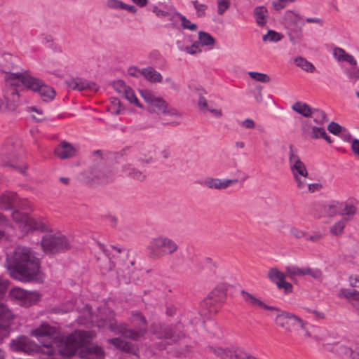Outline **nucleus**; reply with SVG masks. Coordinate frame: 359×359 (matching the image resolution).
<instances>
[{
  "label": "nucleus",
  "instance_id": "f257e3e1",
  "mask_svg": "<svg viewBox=\"0 0 359 359\" xmlns=\"http://www.w3.org/2000/svg\"><path fill=\"white\" fill-rule=\"evenodd\" d=\"M5 267L15 280L30 282L41 275L40 259L30 248L18 245L7 255Z\"/></svg>",
  "mask_w": 359,
  "mask_h": 359
},
{
  "label": "nucleus",
  "instance_id": "f03ea898",
  "mask_svg": "<svg viewBox=\"0 0 359 359\" xmlns=\"http://www.w3.org/2000/svg\"><path fill=\"white\" fill-rule=\"evenodd\" d=\"M94 334L84 330H76L62 338L57 343V352L66 357H72L77 353L81 359H104L103 348L92 343Z\"/></svg>",
  "mask_w": 359,
  "mask_h": 359
},
{
  "label": "nucleus",
  "instance_id": "7ed1b4c3",
  "mask_svg": "<svg viewBox=\"0 0 359 359\" xmlns=\"http://www.w3.org/2000/svg\"><path fill=\"white\" fill-rule=\"evenodd\" d=\"M241 294L245 302L252 307H259L270 310L274 312L271 313V317L273 318L274 322L277 326L283 328L287 335H290L293 332H297L299 329L304 332V336L306 338L311 337V334L307 328L308 323L302 320L299 316L291 313L283 311L278 308L268 306L259 298L254 294L243 290Z\"/></svg>",
  "mask_w": 359,
  "mask_h": 359
},
{
  "label": "nucleus",
  "instance_id": "20e7f679",
  "mask_svg": "<svg viewBox=\"0 0 359 359\" xmlns=\"http://www.w3.org/2000/svg\"><path fill=\"white\" fill-rule=\"evenodd\" d=\"M15 57L8 53L2 55L0 57L1 70L6 74L5 80L6 86L4 89V96L7 100L6 107L10 111H14L18 105L19 94L15 88L20 81L18 78H13V74H22L25 71L20 72H11L14 67Z\"/></svg>",
  "mask_w": 359,
  "mask_h": 359
},
{
  "label": "nucleus",
  "instance_id": "39448f33",
  "mask_svg": "<svg viewBox=\"0 0 359 359\" xmlns=\"http://www.w3.org/2000/svg\"><path fill=\"white\" fill-rule=\"evenodd\" d=\"M10 346L11 350L16 352H22L28 355L41 353L44 356L43 359H55L57 354V350L51 346V341L47 344L42 342V346H39L25 336H20L13 339Z\"/></svg>",
  "mask_w": 359,
  "mask_h": 359
},
{
  "label": "nucleus",
  "instance_id": "423d86ee",
  "mask_svg": "<svg viewBox=\"0 0 359 359\" xmlns=\"http://www.w3.org/2000/svg\"><path fill=\"white\" fill-rule=\"evenodd\" d=\"M133 322L138 325L137 330L131 329L125 323L109 322V327L116 334H121L126 339L133 341H139L143 338L147 332V322L144 316L138 311L132 313Z\"/></svg>",
  "mask_w": 359,
  "mask_h": 359
},
{
  "label": "nucleus",
  "instance_id": "0eeeda50",
  "mask_svg": "<svg viewBox=\"0 0 359 359\" xmlns=\"http://www.w3.org/2000/svg\"><path fill=\"white\" fill-rule=\"evenodd\" d=\"M178 248V245L174 240L161 235L151 239L146 248V251L150 259H158L165 255L175 253Z\"/></svg>",
  "mask_w": 359,
  "mask_h": 359
},
{
  "label": "nucleus",
  "instance_id": "6e6552de",
  "mask_svg": "<svg viewBox=\"0 0 359 359\" xmlns=\"http://www.w3.org/2000/svg\"><path fill=\"white\" fill-rule=\"evenodd\" d=\"M13 78H18L20 83L27 89L37 92L44 101L53 100L55 96L54 89L46 85L40 79L32 76L28 72L25 71L22 74H13Z\"/></svg>",
  "mask_w": 359,
  "mask_h": 359
},
{
  "label": "nucleus",
  "instance_id": "1a4fd4ad",
  "mask_svg": "<svg viewBox=\"0 0 359 359\" xmlns=\"http://www.w3.org/2000/svg\"><path fill=\"white\" fill-rule=\"evenodd\" d=\"M43 251L46 254H55L69 250L72 244L69 238L60 233L45 234L41 241Z\"/></svg>",
  "mask_w": 359,
  "mask_h": 359
},
{
  "label": "nucleus",
  "instance_id": "9d476101",
  "mask_svg": "<svg viewBox=\"0 0 359 359\" xmlns=\"http://www.w3.org/2000/svg\"><path fill=\"white\" fill-rule=\"evenodd\" d=\"M284 26L287 36L292 43H299L303 38L302 27L300 15L294 11H287L284 15Z\"/></svg>",
  "mask_w": 359,
  "mask_h": 359
},
{
  "label": "nucleus",
  "instance_id": "9b49d317",
  "mask_svg": "<svg viewBox=\"0 0 359 359\" xmlns=\"http://www.w3.org/2000/svg\"><path fill=\"white\" fill-rule=\"evenodd\" d=\"M144 100L148 104V111L151 114H156L160 117L162 115L175 116V109L170 107L161 97H157L153 92L149 90H143L140 92Z\"/></svg>",
  "mask_w": 359,
  "mask_h": 359
},
{
  "label": "nucleus",
  "instance_id": "f8f14e48",
  "mask_svg": "<svg viewBox=\"0 0 359 359\" xmlns=\"http://www.w3.org/2000/svg\"><path fill=\"white\" fill-rule=\"evenodd\" d=\"M180 325H154L152 332L158 339L168 340L166 344L170 345L184 338V334L180 330Z\"/></svg>",
  "mask_w": 359,
  "mask_h": 359
},
{
  "label": "nucleus",
  "instance_id": "ddd939ff",
  "mask_svg": "<svg viewBox=\"0 0 359 359\" xmlns=\"http://www.w3.org/2000/svg\"><path fill=\"white\" fill-rule=\"evenodd\" d=\"M288 148L289 165L292 176H309L306 165L299 156L298 149L292 144L288 146Z\"/></svg>",
  "mask_w": 359,
  "mask_h": 359
},
{
  "label": "nucleus",
  "instance_id": "4468645a",
  "mask_svg": "<svg viewBox=\"0 0 359 359\" xmlns=\"http://www.w3.org/2000/svg\"><path fill=\"white\" fill-rule=\"evenodd\" d=\"M88 177L94 183L104 184L113 180L114 172L109 168L95 167L91 169Z\"/></svg>",
  "mask_w": 359,
  "mask_h": 359
},
{
  "label": "nucleus",
  "instance_id": "2eb2a0df",
  "mask_svg": "<svg viewBox=\"0 0 359 359\" xmlns=\"http://www.w3.org/2000/svg\"><path fill=\"white\" fill-rule=\"evenodd\" d=\"M211 351L222 359H244L246 351L241 348H211Z\"/></svg>",
  "mask_w": 359,
  "mask_h": 359
},
{
  "label": "nucleus",
  "instance_id": "dca6fc26",
  "mask_svg": "<svg viewBox=\"0 0 359 359\" xmlns=\"http://www.w3.org/2000/svg\"><path fill=\"white\" fill-rule=\"evenodd\" d=\"M286 276L291 280L297 276L309 275L315 279H318L321 276V273L318 270H312L310 268H299L297 266L290 265L285 268Z\"/></svg>",
  "mask_w": 359,
  "mask_h": 359
},
{
  "label": "nucleus",
  "instance_id": "f3484780",
  "mask_svg": "<svg viewBox=\"0 0 359 359\" xmlns=\"http://www.w3.org/2000/svg\"><path fill=\"white\" fill-rule=\"evenodd\" d=\"M11 295L13 299L20 300L21 304L25 306H31L39 298L36 292H29L21 288H14L11 291Z\"/></svg>",
  "mask_w": 359,
  "mask_h": 359
},
{
  "label": "nucleus",
  "instance_id": "a211bd4d",
  "mask_svg": "<svg viewBox=\"0 0 359 359\" xmlns=\"http://www.w3.org/2000/svg\"><path fill=\"white\" fill-rule=\"evenodd\" d=\"M155 150L156 147L154 144H144L139 146L136 154L137 161L140 163H150L153 160Z\"/></svg>",
  "mask_w": 359,
  "mask_h": 359
},
{
  "label": "nucleus",
  "instance_id": "6ab92c4d",
  "mask_svg": "<svg viewBox=\"0 0 359 359\" xmlns=\"http://www.w3.org/2000/svg\"><path fill=\"white\" fill-rule=\"evenodd\" d=\"M54 334V328L46 324H42L39 327L32 331L31 334L38 339L42 346V342L47 344L51 341L53 346V340L51 336Z\"/></svg>",
  "mask_w": 359,
  "mask_h": 359
},
{
  "label": "nucleus",
  "instance_id": "aec40b11",
  "mask_svg": "<svg viewBox=\"0 0 359 359\" xmlns=\"http://www.w3.org/2000/svg\"><path fill=\"white\" fill-rule=\"evenodd\" d=\"M107 341L121 351L130 353L134 355H138V348L132 343L119 337L109 339Z\"/></svg>",
  "mask_w": 359,
  "mask_h": 359
},
{
  "label": "nucleus",
  "instance_id": "412c9836",
  "mask_svg": "<svg viewBox=\"0 0 359 359\" xmlns=\"http://www.w3.org/2000/svg\"><path fill=\"white\" fill-rule=\"evenodd\" d=\"M238 182L237 179H218V178H207L204 180L203 184L209 189H225L231 184Z\"/></svg>",
  "mask_w": 359,
  "mask_h": 359
},
{
  "label": "nucleus",
  "instance_id": "4be33fe9",
  "mask_svg": "<svg viewBox=\"0 0 359 359\" xmlns=\"http://www.w3.org/2000/svg\"><path fill=\"white\" fill-rule=\"evenodd\" d=\"M66 84L72 90H76L79 91L83 90L85 89H90L95 91L97 90V85L95 83L88 82L86 80L81 78L68 79L66 81Z\"/></svg>",
  "mask_w": 359,
  "mask_h": 359
},
{
  "label": "nucleus",
  "instance_id": "5701e85b",
  "mask_svg": "<svg viewBox=\"0 0 359 359\" xmlns=\"http://www.w3.org/2000/svg\"><path fill=\"white\" fill-rule=\"evenodd\" d=\"M55 154L60 159L72 158L76 155V149L66 141H62L55 149Z\"/></svg>",
  "mask_w": 359,
  "mask_h": 359
},
{
  "label": "nucleus",
  "instance_id": "b1692460",
  "mask_svg": "<svg viewBox=\"0 0 359 359\" xmlns=\"http://www.w3.org/2000/svg\"><path fill=\"white\" fill-rule=\"evenodd\" d=\"M16 148L11 141L4 144L1 150V157L2 158L3 165H11V161L15 158Z\"/></svg>",
  "mask_w": 359,
  "mask_h": 359
},
{
  "label": "nucleus",
  "instance_id": "393cba45",
  "mask_svg": "<svg viewBox=\"0 0 359 359\" xmlns=\"http://www.w3.org/2000/svg\"><path fill=\"white\" fill-rule=\"evenodd\" d=\"M18 196L13 192H6L0 196V209L11 210L15 207Z\"/></svg>",
  "mask_w": 359,
  "mask_h": 359
},
{
  "label": "nucleus",
  "instance_id": "a878e982",
  "mask_svg": "<svg viewBox=\"0 0 359 359\" xmlns=\"http://www.w3.org/2000/svg\"><path fill=\"white\" fill-rule=\"evenodd\" d=\"M25 229L36 230L43 232L48 230L47 222L43 218L29 216Z\"/></svg>",
  "mask_w": 359,
  "mask_h": 359
},
{
  "label": "nucleus",
  "instance_id": "bb28decb",
  "mask_svg": "<svg viewBox=\"0 0 359 359\" xmlns=\"http://www.w3.org/2000/svg\"><path fill=\"white\" fill-rule=\"evenodd\" d=\"M106 5L108 8L114 10H125L133 14H135L137 12V9L135 6L126 4L120 0H107Z\"/></svg>",
  "mask_w": 359,
  "mask_h": 359
},
{
  "label": "nucleus",
  "instance_id": "cd10ccee",
  "mask_svg": "<svg viewBox=\"0 0 359 359\" xmlns=\"http://www.w3.org/2000/svg\"><path fill=\"white\" fill-rule=\"evenodd\" d=\"M122 171L127 177L137 181H143L146 178V175L142 171L134 168L131 164L123 165Z\"/></svg>",
  "mask_w": 359,
  "mask_h": 359
},
{
  "label": "nucleus",
  "instance_id": "c85d7f7f",
  "mask_svg": "<svg viewBox=\"0 0 359 359\" xmlns=\"http://www.w3.org/2000/svg\"><path fill=\"white\" fill-rule=\"evenodd\" d=\"M120 86V87L122 88L123 97L126 100H128L130 103H133L139 107H142V105L135 96L133 90L130 87L126 86L125 83L121 80L117 81L116 86Z\"/></svg>",
  "mask_w": 359,
  "mask_h": 359
},
{
  "label": "nucleus",
  "instance_id": "c756f323",
  "mask_svg": "<svg viewBox=\"0 0 359 359\" xmlns=\"http://www.w3.org/2000/svg\"><path fill=\"white\" fill-rule=\"evenodd\" d=\"M142 76L151 83H161L163 80L162 75L151 67L142 69Z\"/></svg>",
  "mask_w": 359,
  "mask_h": 359
},
{
  "label": "nucleus",
  "instance_id": "7c9ffc66",
  "mask_svg": "<svg viewBox=\"0 0 359 359\" xmlns=\"http://www.w3.org/2000/svg\"><path fill=\"white\" fill-rule=\"evenodd\" d=\"M217 291L216 290L210 292V294L205 298L202 302L201 303V307L208 310L210 313L212 311H215L212 309L215 304L218 301V298L217 297Z\"/></svg>",
  "mask_w": 359,
  "mask_h": 359
},
{
  "label": "nucleus",
  "instance_id": "2f4dec72",
  "mask_svg": "<svg viewBox=\"0 0 359 359\" xmlns=\"http://www.w3.org/2000/svg\"><path fill=\"white\" fill-rule=\"evenodd\" d=\"M292 109L304 117H310L313 112V109L307 104L301 102H295Z\"/></svg>",
  "mask_w": 359,
  "mask_h": 359
},
{
  "label": "nucleus",
  "instance_id": "473e14b6",
  "mask_svg": "<svg viewBox=\"0 0 359 359\" xmlns=\"http://www.w3.org/2000/svg\"><path fill=\"white\" fill-rule=\"evenodd\" d=\"M267 9L264 6H259L255 9L256 22L259 26H264L266 23Z\"/></svg>",
  "mask_w": 359,
  "mask_h": 359
},
{
  "label": "nucleus",
  "instance_id": "72a5a7b5",
  "mask_svg": "<svg viewBox=\"0 0 359 359\" xmlns=\"http://www.w3.org/2000/svg\"><path fill=\"white\" fill-rule=\"evenodd\" d=\"M198 36L199 45L212 46L215 43V39L208 32L200 31Z\"/></svg>",
  "mask_w": 359,
  "mask_h": 359
},
{
  "label": "nucleus",
  "instance_id": "f704fd0d",
  "mask_svg": "<svg viewBox=\"0 0 359 359\" xmlns=\"http://www.w3.org/2000/svg\"><path fill=\"white\" fill-rule=\"evenodd\" d=\"M341 204L339 202H332L325 206V212L330 217L341 215Z\"/></svg>",
  "mask_w": 359,
  "mask_h": 359
},
{
  "label": "nucleus",
  "instance_id": "c9c22d12",
  "mask_svg": "<svg viewBox=\"0 0 359 359\" xmlns=\"http://www.w3.org/2000/svg\"><path fill=\"white\" fill-rule=\"evenodd\" d=\"M268 277L276 285L278 282H282L286 277V273L284 274L283 272L279 271L277 268H271L268 271Z\"/></svg>",
  "mask_w": 359,
  "mask_h": 359
},
{
  "label": "nucleus",
  "instance_id": "e433bc0d",
  "mask_svg": "<svg viewBox=\"0 0 359 359\" xmlns=\"http://www.w3.org/2000/svg\"><path fill=\"white\" fill-rule=\"evenodd\" d=\"M29 215L23 214L19 210H15L12 213V219L20 227L24 228L26 226Z\"/></svg>",
  "mask_w": 359,
  "mask_h": 359
},
{
  "label": "nucleus",
  "instance_id": "4c0bfd02",
  "mask_svg": "<svg viewBox=\"0 0 359 359\" xmlns=\"http://www.w3.org/2000/svg\"><path fill=\"white\" fill-rule=\"evenodd\" d=\"M297 66L299 67L306 72H313L315 70V67L312 63L302 57H298L294 60Z\"/></svg>",
  "mask_w": 359,
  "mask_h": 359
},
{
  "label": "nucleus",
  "instance_id": "58836bf2",
  "mask_svg": "<svg viewBox=\"0 0 359 359\" xmlns=\"http://www.w3.org/2000/svg\"><path fill=\"white\" fill-rule=\"evenodd\" d=\"M348 219L343 218L336 222L330 228V233L334 236H339L343 233V231L347 224Z\"/></svg>",
  "mask_w": 359,
  "mask_h": 359
},
{
  "label": "nucleus",
  "instance_id": "ea45409f",
  "mask_svg": "<svg viewBox=\"0 0 359 359\" xmlns=\"http://www.w3.org/2000/svg\"><path fill=\"white\" fill-rule=\"evenodd\" d=\"M175 115H162L160 118L163 121L164 124L178 125L181 118L180 114L175 109Z\"/></svg>",
  "mask_w": 359,
  "mask_h": 359
},
{
  "label": "nucleus",
  "instance_id": "a19ab883",
  "mask_svg": "<svg viewBox=\"0 0 359 359\" xmlns=\"http://www.w3.org/2000/svg\"><path fill=\"white\" fill-rule=\"evenodd\" d=\"M26 110L27 112L34 113L32 116L36 121H42L45 118L43 111L41 109H39L36 107H28Z\"/></svg>",
  "mask_w": 359,
  "mask_h": 359
},
{
  "label": "nucleus",
  "instance_id": "79ce46f5",
  "mask_svg": "<svg viewBox=\"0 0 359 359\" xmlns=\"http://www.w3.org/2000/svg\"><path fill=\"white\" fill-rule=\"evenodd\" d=\"M283 36L273 30H269L267 34L264 35L262 40L264 41L277 42L283 39Z\"/></svg>",
  "mask_w": 359,
  "mask_h": 359
},
{
  "label": "nucleus",
  "instance_id": "37998d69",
  "mask_svg": "<svg viewBox=\"0 0 359 359\" xmlns=\"http://www.w3.org/2000/svg\"><path fill=\"white\" fill-rule=\"evenodd\" d=\"M248 74L250 78L259 82L269 83L271 81L270 76L268 74L264 73L250 72Z\"/></svg>",
  "mask_w": 359,
  "mask_h": 359
},
{
  "label": "nucleus",
  "instance_id": "c03bdc74",
  "mask_svg": "<svg viewBox=\"0 0 359 359\" xmlns=\"http://www.w3.org/2000/svg\"><path fill=\"white\" fill-rule=\"evenodd\" d=\"M312 111V114L314 116L313 121L315 122L320 124H323L324 123L328 121L326 118L325 113L323 111L318 109H313Z\"/></svg>",
  "mask_w": 359,
  "mask_h": 359
},
{
  "label": "nucleus",
  "instance_id": "a18cd8bd",
  "mask_svg": "<svg viewBox=\"0 0 359 359\" xmlns=\"http://www.w3.org/2000/svg\"><path fill=\"white\" fill-rule=\"evenodd\" d=\"M294 181L297 183V187L299 190L302 191V193L306 192V187L308 184V177L309 176H295L293 177Z\"/></svg>",
  "mask_w": 359,
  "mask_h": 359
},
{
  "label": "nucleus",
  "instance_id": "49530a36",
  "mask_svg": "<svg viewBox=\"0 0 359 359\" xmlns=\"http://www.w3.org/2000/svg\"><path fill=\"white\" fill-rule=\"evenodd\" d=\"M192 4L196 11L198 17L203 18L205 15L206 10L208 9V6L206 4H201L197 0L193 1Z\"/></svg>",
  "mask_w": 359,
  "mask_h": 359
},
{
  "label": "nucleus",
  "instance_id": "de8ad7c7",
  "mask_svg": "<svg viewBox=\"0 0 359 359\" xmlns=\"http://www.w3.org/2000/svg\"><path fill=\"white\" fill-rule=\"evenodd\" d=\"M13 318L11 311L3 304L0 303V320L7 321Z\"/></svg>",
  "mask_w": 359,
  "mask_h": 359
},
{
  "label": "nucleus",
  "instance_id": "09e8293b",
  "mask_svg": "<svg viewBox=\"0 0 359 359\" xmlns=\"http://www.w3.org/2000/svg\"><path fill=\"white\" fill-rule=\"evenodd\" d=\"M357 212V208L355 205L351 201H347L344 204V215L347 217H353Z\"/></svg>",
  "mask_w": 359,
  "mask_h": 359
},
{
  "label": "nucleus",
  "instance_id": "8fccbe9b",
  "mask_svg": "<svg viewBox=\"0 0 359 359\" xmlns=\"http://www.w3.org/2000/svg\"><path fill=\"white\" fill-rule=\"evenodd\" d=\"M327 130L334 135H339L346 132V129L342 128L339 124L335 122H331L328 126Z\"/></svg>",
  "mask_w": 359,
  "mask_h": 359
},
{
  "label": "nucleus",
  "instance_id": "3c124183",
  "mask_svg": "<svg viewBox=\"0 0 359 359\" xmlns=\"http://www.w3.org/2000/svg\"><path fill=\"white\" fill-rule=\"evenodd\" d=\"M290 233L293 237L300 239V238H304L307 236V233L306 231L303 229H300L299 228L292 226L290 229Z\"/></svg>",
  "mask_w": 359,
  "mask_h": 359
},
{
  "label": "nucleus",
  "instance_id": "603ef678",
  "mask_svg": "<svg viewBox=\"0 0 359 359\" xmlns=\"http://www.w3.org/2000/svg\"><path fill=\"white\" fill-rule=\"evenodd\" d=\"M182 21V27L184 29H189L191 31H196L198 28L197 25L195 23H192L189 19H187L185 16H181Z\"/></svg>",
  "mask_w": 359,
  "mask_h": 359
},
{
  "label": "nucleus",
  "instance_id": "864d4df0",
  "mask_svg": "<svg viewBox=\"0 0 359 359\" xmlns=\"http://www.w3.org/2000/svg\"><path fill=\"white\" fill-rule=\"evenodd\" d=\"M341 294L346 299H348L349 302L352 305V301L354 298L359 294V292L355 290H342Z\"/></svg>",
  "mask_w": 359,
  "mask_h": 359
},
{
  "label": "nucleus",
  "instance_id": "5fc2aeb1",
  "mask_svg": "<svg viewBox=\"0 0 359 359\" xmlns=\"http://www.w3.org/2000/svg\"><path fill=\"white\" fill-rule=\"evenodd\" d=\"M229 7V0H217V13L219 15H223Z\"/></svg>",
  "mask_w": 359,
  "mask_h": 359
},
{
  "label": "nucleus",
  "instance_id": "6e6d98bb",
  "mask_svg": "<svg viewBox=\"0 0 359 359\" xmlns=\"http://www.w3.org/2000/svg\"><path fill=\"white\" fill-rule=\"evenodd\" d=\"M325 129L323 127L313 126L311 131V137L318 139L323 135H325Z\"/></svg>",
  "mask_w": 359,
  "mask_h": 359
},
{
  "label": "nucleus",
  "instance_id": "4d7b16f0",
  "mask_svg": "<svg viewBox=\"0 0 359 359\" xmlns=\"http://www.w3.org/2000/svg\"><path fill=\"white\" fill-rule=\"evenodd\" d=\"M184 50L189 53V54H191V55H194V54H196L197 53H201V49L200 48V45H199V43L198 42H194L191 46H187L185 48H184Z\"/></svg>",
  "mask_w": 359,
  "mask_h": 359
},
{
  "label": "nucleus",
  "instance_id": "13d9d810",
  "mask_svg": "<svg viewBox=\"0 0 359 359\" xmlns=\"http://www.w3.org/2000/svg\"><path fill=\"white\" fill-rule=\"evenodd\" d=\"M181 15L180 13H168V15H166V18L172 22L173 27H176L177 25L178 20H181Z\"/></svg>",
  "mask_w": 359,
  "mask_h": 359
},
{
  "label": "nucleus",
  "instance_id": "bf43d9fd",
  "mask_svg": "<svg viewBox=\"0 0 359 359\" xmlns=\"http://www.w3.org/2000/svg\"><path fill=\"white\" fill-rule=\"evenodd\" d=\"M348 76L349 79L355 83L359 79V69L358 68H351L347 72Z\"/></svg>",
  "mask_w": 359,
  "mask_h": 359
},
{
  "label": "nucleus",
  "instance_id": "052dcab7",
  "mask_svg": "<svg viewBox=\"0 0 359 359\" xmlns=\"http://www.w3.org/2000/svg\"><path fill=\"white\" fill-rule=\"evenodd\" d=\"M347 53L341 48H335L333 50L334 57L339 62L343 61Z\"/></svg>",
  "mask_w": 359,
  "mask_h": 359
},
{
  "label": "nucleus",
  "instance_id": "680f3d73",
  "mask_svg": "<svg viewBox=\"0 0 359 359\" xmlns=\"http://www.w3.org/2000/svg\"><path fill=\"white\" fill-rule=\"evenodd\" d=\"M198 104L201 111H202L203 112L208 111L209 107L208 105L207 100L205 99V97L202 95L199 96Z\"/></svg>",
  "mask_w": 359,
  "mask_h": 359
},
{
  "label": "nucleus",
  "instance_id": "e2e57ef3",
  "mask_svg": "<svg viewBox=\"0 0 359 359\" xmlns=\"http://www.w3.org/2000/svg\"><path fill=\"white\" fill-rule=\"evenodd\" d=\"M128 73L131 76L139 77L142 76V69L137 68V67L132 66L128 68Z\"/></svg>",
  "mask_w": 359,
  "mask_h": 359
},
{
  "label": "nucleus",
  "instance_id": "0e129e2a",
  "mask_svg": "<svg viewBox=\"0 0 359 359\" xmlns=\"http://www.w3.org/2000/svg\"><path fill=\"white\" fill-rule=\"evenodd\" d=\"M15 208H18L22 210H27L29 208V202L25 199H20L18 197L17 203Z\"/></svg>",
  "mask_w": 359,
  "mask_h": 359
},
{
  "label": "nucleus",
  "instance_id": "69168bd1",
  "mask_svg": "<svg viewBox=\"0 0 359 359\" xmlns=\"http://www.w3.org/2000/svg\"><path fill=\"white\" fill-rule=\"evenodd\" d=\"M152 11L159 18H165L166 15H168V12L159 9L156 6H153Z\"/></svg>",
  "mask_w": 359,
  "mask_h": 359
},
{
  "label": "nucleus",
  "instance_id": "338daca9",
  "mask_svg": "<svg viewBox=\"0 0 359 359\" xmlns=\"http://www.w3.org/2000/svg\"><path fill=\"white\" fill-rule=\"evenodd\" d=\"M241 126L246 129H252L255 126V121L251 118H247L241 123Z\"/></svg>",
  "mask_w": 359,
  "mask_h": 359
},
{
  "label": "nucleus",
  "instance_id": "774afa93",
  "mask_svg": "<svg viewBox=\"0 0 359 359\" xmlns=\"http://www.w3.org/2000/svg\"><path fill=\"white\" fill-rule=\"evenodd\" d=\"M277 286L278 288H283L285 292H291L292 289V284L286 282L285 279L282 282L277 283Z\"/></svg>",
  "mask_w": 359,
  "mask_h": 359
}]
</instances>
